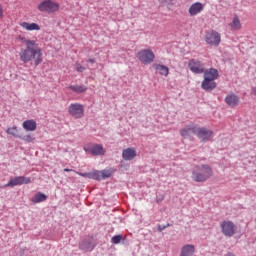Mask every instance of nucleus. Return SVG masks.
<instances>
[{"mask_svg":"<svg viewBox=\"0 0 256 256\" xmlns=\"http://www.w3.org/2000/svg\"><path fill=\"white\" fill-rule=\"evenodd\" d=\"M20 61L22 63H31L34 61V65L37 67L43 63V50L36 44L28 45L26 48H22L19 52Z\"/></svg>","mask_w":256,"mask_h":256,"instance_id":"1","label":"nucleus"},{"mask_svg":"<svg viewBox=\"0 0 256 256\" xmlns=\"http://www.w3.org/2000/svg\"><path fill=\"white\" fill-rule=\"evenodd\" d=\"M213 177V168L209 164L196 165L192 169V179L196 183H205Z\"/></svg>","mask_w":256,"mask_h":256,"instance_id":"2","label":"nucleus"},{"mask_svg":"<svg viewBox=\"0 0 256 256\" xmlns=\"http://www.w3.org/2000/svg\"><path fill=\"white\" fill-rule=\"evenodd\" d=\"M115 173V170L113 168H110L108 170H94L92 172H86V173H81L77 172V175L80 177H85L86 179H94L95 181H101V179H109L111 175Z\"/></svg>","mask_w":256,"mask_h":256,"instance_id":"3","label":"nucleus"},{"mask_svg":"<svg viewBox=\"0 0 256 256\" xmlns=\"http://www.w3.org/2000/svg\"><path fill=\"white\" fill-rule=\"evenodd\" d=\"M37 9L40 13H48L51 15L53 13H57V11L61 9V6L53 0H43L38 4Z\"/></svg>","mask_w":256,"mask_h":256,"instance_id":"4","label":"nucleus"},{"mask_svg":"<svg viewBox=\"0 0 256 256\" xmlns=\"http://www.w3.org/2000/svg\"><path fill=\"white\" fill-rule=\"evenodd\" d=\"M136 57L142 65H151L153 61H155V53L151 49H143L140 50L137 54Z\"/></svg>","mask_w":256,"mask_h":256,"instance_id":"5","label":"nucleus"},{"mask_svg":"<svg viewBox=\"0 0 256 256\" xmlns=\"http://www.w3.org/2000/svg\"><path fill=\"white\" fill-rule=\"evenodd\" d=\"M205 42L207 45H211L212 47H217L219 43H221V34L215 30H208L205 34Z\"/></svg>","mask_w":256,"mask_h":256,"instance_id":"6","label":"nucleus"},{"mask_svg":"<svg viewBox=\"0 0 256 256\" xmlns=\"http://www.w3.org/2000/svg\"><path fill=\"white\" fill-rule=\"evenodd\" d=\"M68 113L74 119H81L85 115V108L82 104L79 103H72L68 107Z\"/></svg>","mask_w":256,"mask_h":256,"instance_id":"7","label":"nucleus"},{"mask_svg":"<svg viewBox=\"0 0 256 256\" xmlns=\"http://www.w3.org/2000/svg\"><path fill=\"white\" fill-rule=\"evenodd\" d=\"M221 231L225 237H233L237 231L235 223L229 220H224L220 223Z\"/></svg>","mask_w":256,"mask_h":256,"instance_id":"8","label":"nucleus"},{"mask_svg":"<svg viewBox=\"0 0 256 256\" xmlns=\"http://www.w3.org/2000/svg\"><path fill=\"white\" fill-rule=\"evenodd\" d=\"M31 183V178L25 176H17L12 178L7 184L1 186L2 189H6V187H17V185H29Z\"/></svg>","mask_w":256,"mask_h":256,"instance_id":"9","label":"nucleus"},{"mask_svg":"<svg viewBox=\"0 0 256 256\" xmlns=\"http://www.w3.org/2000/svg\"><path fill=\"white\" fill-rule=\"evenodd\" d=\"M188 68L190 69V71H192V73H195L196 75H201L205 73V65L197 59L189 60Z\"/></svg>","mask_w":256,"mask_h":256,"instance_id":"10","label":"nucleus"},{"mask_svg":"<svg viewBox=\"0 0 256 256\" xmlns=\"http://www.w3.org/2000/svg\"><path fill=\"white\" fill-rule=\"evenodd\" d=\"M196 135L198 139H201L203 143L207 141H211V138L213 137V131L209 130L205 127H198L196 128Z\"/></svg>","mask_w":256,"mask_h":256,"instance_id":"11","label":"nucleus"},{"mask_svg":"<svg viewBox=\"0 0 256 256\" xmlns=\"http://www.w3.org/2000/svg\"><path fill=\"white\" fill-rule=\"evenodd\" d=\"M84 151H86V153H91V155L95 156L105 155V149H103V146L100 144H94L91 147L85 146Z\"/></svg>","mask_w":256,"mask_h":256,"instance_id":"12","label":"nucleus"},{"mask_svg":"<svg viewBox=\"0 0 256 256\" xmlns=\"http://www.w3.org/2000/svg\"><path fill=\"white\" fill-rule=\"evenodd\" d=\"M192 133L196 135L197 133V125L191 124L180 130L181 137L187 139V137H191Z\"/></svg>","mask_w":256,"mask_h":256,"instance_id":"13","label":"nucleus"},{"mask_svg":"<svg viewBox=\"0 0 256 256\" xmlns=\"http://www.w3.org/2000/svg\"><path fill=\"white\" fill-rule=\"evenodd\" d=\"M137 157V150L135 148H126L122 151V158L124 161H133Z\"/></svg>","mask_w":256,"mask_h":256,"instance_id":"14","label":"nucleus"},{"mask_svg":"<svg viewBox=\"0 0 256 256\" xmlns=\"http://www.w3.org/2000/svg\"><path fill=\"white\" fill-rule=\"evenodd\" d=\"M20 27H22V29H25V31H41V26H39V24L32 22H20L19 23Z\"/></svg>","mask_w":256,"mask_h":256,"instance_id":"15","label":"nucleus"},{"mask_svg":"<svg viewBox=\"0 0 256 256\" xmlns=\"http://www.w3.org/2000/svg\"><path fill=\"white\" fill-rule=\"evenodd\" d=\"M204 79H208L209 81H215L219 78V71L215 68H210L208 70H204Z\"/></svg>","mask_w":256,"mask_h":256,"instance_id":"16","label":"nucleus"},{"mask_svg":"<svg viewBox=\"0 0 256 256\" xmlns=\"http://www.w3.org/2000/svg\"><path fill=\"white\" fill-rule=\"evenodd\" d=\"M201 11H203V4L201 2H195L190 6L188 13L191 17H195V15H199Z\"/></svg>","mask_w":256,"mask_h":256,"instance_id":"17","label":"nucleus"},{"mask_svg":"<svg viewBox=\"0 0 256 256\" xmlns=\"http://www.w3.org/2000/svg\"><path fill=\"white\" fill-rule=\"evenodd\" d=\"M225 103L228 104L229 107H237V105H239V96L230 93L225 97Z\"/></svg>","mask_w":256,"mask_h":256,"instance_id":"18","label":"nucleus"},{"mask_svg":"<svg viewBox=\"0 0 256 256\" xmlns=\"http://www.w3.org/2000/svg\"><path fill=\"white\" fill-rule=\"evenodd\" d=\"M201 87L202 89H204V91H213V89L217 87V83H215V81L213 80H208L207 78H204Z\"/></svg>","mask_w":256,"mask_h":256,"instance_id":"19","label":"nucleus"},{"mask_svg":"<svg viewBox=\"0 0 256 256\" xmlns=\"http://www.w3.org/2000/svg\"><path fill=\"white\" fill-rule=\"evenodd\" d=\"M22 127L25 131H37V122L33 119L26 120L22 123Z\"/></svg>","mask_w":256,"mask_h":256,"instance_id":"20","label":"nucleus"},{"mask_svg":"<svg viewBox=\"0 0 256 256\" xmlns=\"http://www.w3.org/2000/svg\"><path fill=\"white\" fill-rule=\"evenodd\" d=\"M153 69L159 73V75H162L164 77H167L169 75V67L161 64H153Z\"/></svg>","mask_w":256,"mask_h":256,"instance_id":"21","label":"nucleus"},{"mask_svg":"<svg viewBox=\"0 0 256 256\" xmlns=\"http://www.w3.org/2000/svg\"><path fill=\"white\" fill-rule=\"evenodd\" d=\"M193 253H195V246L187 244L182 247L180 256H193Z\"/></svg>","mask_w":256,"mask_h":256,"instance_id":"22","label":"nucleus"},{"mask_svg":"<svg viewBox=\"0 0 256 256\" xmlns=\"http://www.w3.org/2000/svg\"><path fill=\"white\" fill-rule=\"evenodd\" d=\"M229 27L232 31H239L241 29V20H239V16H234L232 22L229 24Z\"/></svg>","mask_w":256,"mask_h":256,"instance_id":"23","label":"nucleus"},{"mask_svg":"<svg viewBox=\"0 0 256 256\" xmlns=\"http://www.w3.org/2000/svg\"><path fill=\"white\" fill-rule=\"evenodd\" d=\"M16 40L19 41V43H24L26 47L29 45H32V47H35V45H37V42H35V40L26 39V37L23 35H18L16 37Z\"/></svg>","mask_w":256,"mask_h":256,"instance_id":"24","label":"nucleus"},{"mask_svg":"<svg viewBox=\"0 0 256 256\" xmlns=\"http://www.w3.org/2000/svg\"><path fill=\"white\" fill-rule=\"evenodd\" d=\"M6 133L8 135H12V137H15L16 139H20L21 135L19 134V128L17 126L10 127L6 130Z\"/></svg>","mask_w":256,"mask_h":256,"instance_id":"25","label":"nucleus"},{"mask_svg":"<svg viewBox=\"0 0 256 256\" xmlns=\"http://www.w3.org/2000/svg\"><path fill=\"white\" fill-rule=\"evenodd\" d=\"M43 201H47V195L41 192L35 194V196L32 198L33 203H43Z\"/></svg>","mask_w":256,"mask_h":256,"instance_id":"26","label":"nucleus"},{"mask_svg":"<svg viewBox=\"0 0 256 256\" xmlns=\"http://www.w3.org/2000/svg\"><path fill=\"white\" fill-rule=\"evenodd\" d=\"M69 89L74 91V93H85L87 91V86L85 85H73L70 86Z\"/></svg>","mask_w":256,"mask_h":256,"instance_id":"27","label":"nucleus"},{"mask_svg":"<svg viewBox=\"0 0 256 256\" xmlns=\"http://www.w3.org/2000/svg\"><path fill=\"white\" fill-rule=\"evenodd\" d=\"M20 139L22 141H25L26 143H33V141H35V137H33V135L31 134H27V135H20Z\"/></svg>","mask_w":256,"mask_h":256,"instance_id":"28","label":"nucleus"},{"mask_svg":"<svg viewBox=\"0 0 256 256\" xmlns=\"http://www.w3.org/2000/svg\"><path fill=\"white\" fill-rule=\"evenodd\" d=\"M123 240V235H115L112 237V243L114 245H119V243H121V241Z\"/></svg>","mask_w":256,"mask_h":256,"instance_id":"29","label":"nucleus"},{"mask_svg":"<svg viewBox=\"0 0 256 256\" xmlns=\"http://www.w3.org/2000/svg\"><path fill=\"white\" fill-rule=\"evenodd\" d=\"M81 249H84V251H92L93 249V245L89 244L88 246L85 245V242H83L81 245H80Z\"/></svg>","mask_w":256,"mask_h":256,"instance_id":"30","label":"nucleus"},{"mask_svg":"<svg viewBox=\"0 0 256 256\" xmlns=\"http://www.w3.org/2000/svg\"><path fill=\"white\" fill-rule=\"evenodd\" d=\"M75 71H77V73H83L85 71V67L81 64H75Z\"/></svg>","mask_w":256,"mask_h":256,"instance_id":"31","label":"nucleus"},{"mask_svg":"<svg viewBox=\"0 0 256 256\" xmlns=\"http://www.w3.org/2000/svg\"><path fill=\"white\" fill-rule=\"evenodd\" d=\"M4 10H3V5L0 4V19H3V16H4Z\"/></svg>","mask_w":256,"mask_h":256,"instance_id":"32","label":"nucleus"},{"mask_svg":"<svg viewBox=\"0 0 256 256\" xmlns=\"http://www.w3.org/2000/svg\"><path fill=\"white\" fill-rule=\"evenodd\" d=\"M64 171L67 172V173H69V172H71V171H74V173L77 174V171H75V170H73V169H69V168L64 169Z\"/></svg>","mask_w":256,"mask_h":256,"instance_id":"33","label":"nucleus"},{"mask_svg":"<svg viewBox=\"0 0 256 256\" xmlns=\"http://www.w3.org/2000/svg\"><path fill=\"white\" fill-rule=\"evenodd\" d=\"M87 63H95V58H90L87 60Z\"/></svg>","mask_w":256,"mask_h":256,"instance_id":"34","label":"nucleus"},{"mask_svg":"<svg viewBox=\"0 0 256 256\" xmlns=\"http://www.w3.org/2000/svg\"><path fill=\"white\" fill-rule=\"evenodd\" d=\"M253 95H256V87L252 88Z\"/></svg>","mask_w":256,"mask_h":256,"instance_id":"35","label":"nucleus"},{"mask_svg":"<svg viewBox=\"0 0 256 256\" xmlns=\"http://www.w3.org/2000/svg\"><path fill=\"white\" fill-rule=\"evenodd\" d=\"M227 256H234L233 254L229 253Z\"/></svg>","mask_w":256,"mask_h":256,"instance_id":"36","label":"nucleus"}]
</instances>
